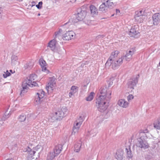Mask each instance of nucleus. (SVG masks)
Returning <instances> with one entry per match:
<instances>
[{
    "label": "nucleus",
    "mask_w": 160,
    "mask_h": 160,
    "mask_svg": "<svg viewBox=\"0 0 160 160\" xmlns=\"http://www.w3.org/2000/svg\"><path fill=\"white\" fill-rule=\"evenodd\" d=\"M149 133L147 129L141 130L138 134V137L137 138L138 142L137 146L141 148H148L149 146L148 143L146 141V139L148 138Z\"/></svg>",
    "instance_id": "f03ea898"
},
{
    "label": "nucleus",
    "mask_w": 160,
    "mask_h": 160,
    "mask_svg": "<svg viewBox=\"0 0 160 160\" xmlns=\"http://www.w3.org/2000/svg\"><path fill=\"white\" fill-rule=\"evenodd\" d=\"M94 130H91V131H90V133H92L93 131H94Z\"/></svg>",
    "instance_id": "6e6d98bb"
},
{
    "label": "nucleus",
    "mask_w": 160,
    "mask_h": 160,
    "mask_svg": "<svg viewBox=\"0 0 160 160\" xmlns=\"http://www.w3.org/2000/svg\"><path fill=\"white\" fill-rule=\"evenodd\" d=\"M159 65L160 66V62H159Z\"/></svg>",
    "instance_id": "680f3d73"
},
{
    "label": "nucleus",
    "mask_w": 160,
    "mask_h": 160,
    "mask_svg": "<svg viewBox=\"0 0 160 160\" xmlns=\"http://www.w3.org/2000/svg\"><path fill=\"white\" fill-rule=\"evenodd\" d=\"M10 72H12V73H13L12 72V70H10Z\"/></svg>",
    "instance_id": "13d9d810"
},
{
    "label": "nucleus",
    "mask_w": 160,
    "mask_h": 160,
    "mask_svg": "<svg viewBox=\"0 0 160 160\" xmlns=\"http://www.w3.org/2000/svg\"><path fill=\"white\" fill-rule=\"evenodd\" d=\"M112 82H110V83H109V86H110V85H112Z\"/></svg>",
    "instance_id": "5fc2aeb1"
},
{
    "label": "nucleus",
    "mask_w": 160,
    "mask_h": 160,
    "mask_svg": "<svg viewBox=\"0 0 160 160\" xmlns=\"http://www.w3.org/2000/svg\"><path fill=\"white\" fill-rule=\"evenodd\" d=\"M39 63L41 67L43 66H45L46 64L45 61L42 59H40L39 60Z\"/></svg>",
    "instance_id": "4c0bfd02"
},
{
    "label": "nucleus",
    "mask_w": 160,
    "mask_h": 160,
    "mask_svg": "<svg viewBox=\"0 0 160 160\" xmlns=\"http://www.w3.org/2000/svg\"><path fill=\"white\" fill-rule=\"evenodd\" d=\"M68 160H75V158H72L70 159H69Z\"/></svg>",
    "instance_id": "4d7b16f0"
},
{
    "label": "nucleus",
    "mask_w": 160,
    "mask_h": 160,
    "mask_svg": "<svg viewBox=\"0 0 160 160\" xmlns=\"http://www.w3.org/2000/svg\"><path fill=\"white\" fill-rule=\"evenodd\" d=\"M144 12L142 10L137 11L136 12V15L135 16H144L143 15Z\"/></svg>",
    "instance_id": "c9c22d12"
},
{
    "label": "nucleus",
    "mask_w": 160,
    "mask_h": 160,
    "mask_svg": "<svg viewBox=\"0 0 160 160\" xmlns=\"http://www.w3.org/2000/svg\"><path fill=\"white\" fill-rule=\"evenodd\" d=\"M18 57L15 55H13L11 57V62L12 65H15L18 63Z\"/></svg>",
    "instance_id": "cd10ccee"
},
{
    "label": "nucleus",
    "mask_w": 160,
    "mask_h": 160,
    "mask_svg": "<svg viewBox=\"0 0 160 160\" xmlns=\"http://www.w3.org/2000/svg\"><path fill=\"white\" fill-rule=\"evenodd\" d=\"M139 77V75L138 74L136 77L130 79L127 83L128 88L132 90L134 89V87L136 85L138 82V79Z\"/></svg>",
    "instance_id": "9d476101"
},
{
    "label": "nucleus",
    "mask_w": 160,
    "mask_h": 160,
    "mask_svg": "<svg viewBox=\"0 0 160 160\" xmlns=\"http://www.w3.org/2000/svg\"><path fill=\"white\" fill-rule=\"evenodd\" d=\"M62 30L61 29H59L58 31L55 32V37L56 38L57 36H58L60 35V34L62 32Z\"/></svg>",
    "instance_id": "ea45409f"
},
{
    "label": "nucleus",
    "mask_w": 160,
    "mask_h": 160,
    "mask_svg": "<svg viewBox=\"0 0 160 160\" xmlns=\"http://www.w3.org/2000/svg\"><path fill=\"white\" fill-rule=\"evenodd\" d=\"M100 92L101 95L97 98H101L102 97L104 99H108V98H109V100L111 98L112 92L110 90L107 91V88H106L102 87L100 90Z\"/></svg>",
    "instance_id": "423d86ee"
},
{
    "label": "nucleus",
    "mask_w": 160,
    "mask_h": 160,
    "mask_svg": "<svg viewBox=\"0 0 160 160\" xmlns=\"http://www.w3.org/2000/svg\"><path fill=\"white\" fill-rule=\"evenodd\" d=\"M86 15V12L85 10H82V8L78 9V13L75 18L69 19V21L64 24L63 27L67 28L69 27L70 25L72 23H76L79 21H81L85 18Z\"/></svg>",
    "instance_id": "7ed1b4c3"
},
{
    "label": "nucleus",
    "mask_w": 160,
    "mask_h": 160,
    "mask_svg": "<svg viewBox=\"0 0 160 160\" xmlns=\"http://www.w3.org/2000/svg\"><path fill=\"white\" fill-rule=\"evenodd\" d=\"M56 156H57L53 152H50L48 155L47 160H52Z\"/></svg>",
    "instance_id": "c756f323"
},
{
    "label": "nucleus",
    "mask_w": 160,
    "mask_h": 160,
    "mask_svg": "<svg viewBox=\"0 0 160 160\" xmlns=\"http://www.w3.org/2000/svg\"><path fill=\"white\" fill-rule=\"evenodd\" d=\"M152 18L154 25L158 26H160V13L154 14Z\"/></svg>",
    "instance_id": "4468645a"
},
{
    "label": "nucleus",
    "mask_w": 160,
    "mask_h": 160,
    "mask_svg": "<svg viewBox=\"0 0 160 160\" xmlns=\"http://www.w3.org/2000/svg\"><path fill=\"white\" fill-rule=\"evenodd\" d=\"M94 94V93L93 92H91L90 94L86 98V100L87 101H91L93 98V95Z\"/></svg>",
    "instance_id": "473e14b6"
},
{
    "label": "nucleus",
    "mask_w": 160,
    "mask_h": 160,
    "mask_svg": "<svg viewBox=\"0 0 160 160\" xmlns=\"http://www.w3.org/2000/svg\"><path fill=\"white\" fill-rule=\"evenodd\" d=\"M62 145L61 144H58L55 146L53 148V152L57 156L61 152L62 149Z\"/></svg>",
    "instance_id": "f3484780"
},
{
    "label": "nucleus",
    "mask_w": 160,
    "mask_h": 160,
    "mask_svg": "<svg viewBox=\"0 0 160 160\" xmlns=\"http://www.w3.org/2000/svg\"><path fill=\"white\" fill-rule=\"evenodd\" d=\"M138 30V26L137 25H135L132 27L128 33L130 37L138 38L140 36Z\"/></svg>",
    "instance_id": "0eeeda50"
},
{
    "label": "nucleus",
    "mask_w": 160,
    "mask_h": 160,
    "mask_svg": "<svg viewBox=\"0 0 160 160\" xmlns=\"http://www.w3.org/2000/svg\"><path fill=\"white\" fill-rule=\"evenodd\" d=\"M32 3H33V4H34V3H35V2H33Z\"/></svg>",
    "instance_id": "0e129e2a"
},
{
    "label": "nucleus",
    "mask_w": 160,
    "mask_h": 160,
    "mask_svg": "<svg viewBox=\"0 0 160 160\" xmlns=\"http://www.w3.org/2000/svg\"><path fill=\"white\" fill-rule=\"evenodd\" d=\"M60 50L59 51H58V52L60 54H62V52H61V51H60L61 50L62 52H64L65 51L64 49H63V48H60Z\"/></svg>",
    "instance_id": "a18cd8bd"
},
{
    "label": "nucleus",
    "mask_w": 160,
    "mask_h": 160,
    "mask_svg": "<svg viewBox=\"0 0 160 160\" xmlns=\"http://www.w3.org/2000/svg\"><path fill=\"white\" fill-rule=\"evenodd\" d=\"M90 9L91 14L93 16L97 15L98 14V10L97 8L93 5L90 6Z\"/></svg>",
    "instance_id": "412c9836"
},
{
    "label": "nucleus",
    "mask_w": 160,
    "mask_h": 160,
    "mask_svg": "<svg viewBox=\"0 0 160 160\" xmlns=\"http://www.w3.org/2000/svg\"><path fill=\"white\" fill-rule=\"evenodd\" d=\"M42 71H45L47 69L46 68L45 66L41 67Z\"/></svg>",
    "instance_id": "de8ad7c7"
},
{
    "label": "nucleus",
    "mask_w": 160,
    "mask_h": 160,
    "mask_svg": "<svg viewBox=\"0 0 160 160\" xmlns=\"http://www.w3.org/2000/svg\"><path fill=\"white\" fill-rule=\"evenodd\" d=\"M37 78V76L35 74L31 75L28 77L27 78V79L23 82H27V85L31 87L33 86H38V84L37 83L35 80Z\"/></svg>",
    "instance_id": "39448f33"
},
{
    "label": "nucleus",
    "mask_w": 160,
    "mask_h": 160,
    "mask_svg": "<svg viewBox=\"0 0 160 160\" xmlns=\"http://www.w3.org/2000/svg\"><path fill=\"white\" fill-rule=\"evenodd\" d=\"M27 82H23L22 83V90H21V95L22 94L23 95V94L27 92L28 89V87L27 86L28 85H27Z\"/></svg>",
    "instance_id": "5701e85b"
},
{
    "label": "nucleus",
    "mask_w": 160,
    "mask_h": 160,
    "mask_svg": "<svg viewBox=\"0 0 160 160\" xmlns=\"http://www.w3.org/2000/svg\"><path fill=\"white\" fill-rule=\"evenodd\" d=\"M123 152L121 151H118L116 152V158L118 160H122L123 158Z\"/></svg>",
    "instance_id": "bb28decb"
},
{
    "label": "nucleus",
    "mask_w": 160,
    "mask_h": 160,
    "mask_svg": "<svg viewBox=\"0 0 160 160\" xmlns=\"http://www.w3.org/2000/svg\"><path fill=\"white\" fill-rule=\"evenodd\" d=\"M78 91V88L75 86H72L71 88V92L69 93V95L70 97H71Z\"/></svg>",
    "instance_id": "aec40b11"
},
{
    "label": "nucleus",
    "mask_w": 160,
    "mask_h": 160,
    "mask_svg": "<svg viewBox=\"0 0 160 160\" xmlns=\"http://www.w3.org/2000/svg\"><path fill=\"white\" fill-rule=\"evenodd\" d=\"M119 53V52L118 51H116L112 53L111 55L105 64L106 67L109 68L110 66L109 64L111 63V62L118 59V56Z\"/></svg>",
    "instance_id": "6e6552de"
},
{
    "label": "nucleus",
    "mask_w": 160,
    "mask_h": 160,
    "mask_svg": "<svg viewBox=\"0 0 160 160\" xmlns=\"http://www.w3.org/2000/svg\"><path fill=\"white\" fill-rule=\"evenodd\" d=\"M26 118V115L23 114H22L20 116L19 119L20 122H23L25 120Z\"/></svg>",
    "instance_id": "f704fd0d"
},
{
    "label": "nucleus",
    "mask_w": 160,
    "mask_h": 160,
    "mask_svg": "<svg viewBox=\"0 0 160 160\" xmlns=\"http://www.w3.org/2000/svg\"><path fill=\"white\" fill-rule=\"evenodd\" d=\"M118 104L121 107L126 108L128 107L129 102L124 99H121L118 101Z\"/></svg>",
    "instance_id": "a211bd4d"
},
{
    "label": "nucleus",
    "mask_w": 160,
    "mask_h": 160,
    "mask_svg": "<svg viewBox=\"0 0 160 160\" xmlns=\"http://www.w3.org/2000/svg\"><path fill=\"white\" fill-rule=\"evenodd\" d=\"M54 84L53 83L50 82L48 83V86L46 87V89L48 91L49 90V89H50L52 90L54 89Z\"/></svg>",
    "instance_id": "2f4dec72"
},
{
    "label": "nucleus",
    "mask_w": 160,
    "mask_h": 160,
    "mask_svg": "<svg viewBox=\"0 0 160 160\" xmlns=\"http://www.w3.org/2000/svg\"><path fill=\"white\" fill-rule=\"evenodd\" d=\"M125 151H126L127 158L129 159L131 158L133 156V155L132 153L130 146H128L126 148Z\"/></svg>",
    "instance_id": "393cba45"
},
{
    "label": "nucleus",
    "mask_w": 160,
    "mask_h": 160,
    "mask_svg": "<svg viewBox=\"0 0 160 160\" xmlns=\"http://www.w3.org/2000/svg\"><path fill=\"white\" fill-rule=\"evenodd\" d=\"M40 13H38V16H40Z\"/></svg>",
    "instance_id": "bf43d9fd"
},
{
    "label": "nucleus",
    "mask_w": 160,
    "mask_h": 160,
    "mask_svg": "<svg viewBox=\"0 0 160 160\" xmlns=\"http://www.w3.org/2000/svg\"><path fill=\"white\" fill-rule=\"evenodd\" d=\"M136 50L134 48H132L127 51L125 56L122 57L123 59H125L127 61H129L132 58V55L134 54Z\"/></svg>",
    "instance_id": "f8f14e48"
},
{
    "label": "nucleus",
    "mask_w": 160,
    "mask_h": 160,
    "mask_svg": "<svg viewBox=\"0 0 160 160\" xmlns=\"http://www.w3.org/2000/svg\"><path fill=\"white\" fill-rule=\"evenodd\" d=\"M105 3L107 6L108 8H112L114 6L113 3L112 2H111L110 1H108V2H107L106 1Z\"/></svg>",
    "instance_id": "72a5a7b5"
},
{
    "label": "nucleus",
    "mask_w": 160,
    "mask_h": 160,
    "mask_svg": "<svg viewBox=\"0 0 160 160\" xmlns=\"http://www.w3.org/2000/svg\"><path fill=\"white\" fill-rule=\"evenodd\" d=\"M50 116L52 122H53L58 120V118L57 114L56 115V112L51 113Z\"/></svg>",
    "instance_id": "7c9ffc66"
},
{
    "label": "nucleus",
    "mask_w": 160,
    "mask_h": 160,
    "mask_svg": "<svg viewBox=\"0 0 160 160\" xmlns=\"http://www.w3.org/2000/svg\"><path fill=\"white\" fill-rule=\"evenodd\" d=\"M67 109L65 108H62L56 112V115L57 114L58 118V120H60L64 116L66 112H67Z\"/></svg>",
    "instance_id": "2eb2a0df"
},
{
    "label": "nucleus",
    "mask_w": 160,
    "mask_h": 160,
    "mask_svg": "<svg viewBox=\"0 0 160 160\" xmlns=\"http://www.w3.org/2000/svg\"><path fill=\"white\" fill-rule=\"evenodd\" d=\"M42 1L39 2L38 4L36 5V6L38 9H40L42 7Z\"/></svg>",
    "instance_id": "58836bf2"
},
{
    "label": "nucleus",
    "mask_w": 160,
    "mask_h": 160,
    "mask_svg": "<svg viewBox=\"0 0 160 160\" xmlns=\"http://www.w3.org/2000/svg\"><path fill=\"white\" fill-rule=\"evenodd\" d=\"M145 16H135V20L137 21V22L139 23H141L143 22L144 20Z\"/></svg>",
    "instance_id": "c85d7f7f"
},
{
    "label": "nucleus",
    "mask_w": 160,
    "mask_h": 160,
    "mask_svg": "<svg viewBox=\"0 0 160 160\" xmlns=\"http://www.w3.org/2000/svg\"><path fill=\"white\" fill-rule=\"evenodd\" d=\"M76 1V0H75V1Z\"/></svg>",
    "instance_id": "69168bd1"
},
{
    "label": "nucleus",
    "mask_w": 160,
    "mask_h": 160,
    "mask_svg": "<svg viewBox=\"0 0 160 160\" xmlns=\"http://www.w3.org/2000/svg\"><path fill=\"white\" fill-rule=\"evenodd\" d=\"M90 20H87V21H85L84 22L86 24H87L88 25H89V24L90 23Z\"/></svg>",
    "instance_id": "49530a36"
},
{
    "label": "nucleus",
    "mask_w": 160,
    "mask_h": 160,
    "mask_svg": "<svg viewBox=\"0 0 160 160\" xmlns=\"http://www.w3.org/2000/svg\"><path fill=\"white\" fill-rule=\"evenodd\" d=\"M103 98H97L96 102V106L98 111L101 112H104V118L107 119L111 115V113L107 109L109 103V98L108 99H104Z\"/></svg>",
    "instance_id": "f257e3e1"
},
{
    "label": "nucleus",
    "mask_w": 160,
    "mask_h": 160,
    "mask_svg": "<svg viewBox=\"0 0 160 160\" xmlns=\"http://www.w3.org/2000/svg\"><path fill=\"white\" fill-rule=\"evenodd\" d=\"M31 65L29 66V63H27L24 65V67L25 69H27V68L29 69L31 68Z\"/></svg>",
    "instance_id": "79ce46f5"
},
{
    "label": "nucleus",
    "mask_w": 160,
    "mask_h": 160,
    "mask_svg": "<svg viewBox=\"0 0 160 160\" xmlns=\"http://www.w3.org/2000/svg\"><path fill=\"white\" fill-rule=\"evenodd\" d=\"M11 75L10 72H8V70H7L6 72H4L3 74V76L4 78H6L8 77Z\"/></svg>",
    "instance_id": "e433bc0d"
},
{
    "label": "nucleus",
    "mask_w": 160,
    "mask_h": 160,
    "mask_svg": "<svg viewBox=\"0 0 160 160\" xmlns=\"http://www.w3.org/2000/svg\"><path fill=\"white\" fill-rule=\"evenodd\" d=\"M56 40L53 39L48 43V47H49L51 50L55 52L56 51Z\"/></svg>",
    "instance_id": "6ab92c4d"
},
{
    "label": "nucleus",
    "mask_w": 160,
    "mask_h": 160,
    "mask_svg": "<svg viewBox=\"0 0 160 160\" xmlns=\"http://www.w3.org/2000/svg\"><path fill=\"white\" fill-rule=\"evenodd\" d=\"M32 3H33V4H34V3H35V2H33Z\"/></svg>",
    "instance_id": "e2e57ef3"
},
{
    "label": "nucleus",
    "mask_w": 160,
    "mask_h": 160,
    "mask_svg": "<svg viewBox=\"0 0 160 160\" xmlns=\"http://www.w3.org/2000/svg\"><path fill=\"white\" fill-rule=\"evenodd\" d=\"M81 120H82V122L83 121L82 118V116H80L79 117V118L78 119H77L76 121H78L79 122H80Z\"/></svg>",
    "instance_id": "c03bdc74"
},
{
    "label": "nucleus",
    "mask_w": 160,
    "mask_h": 160,
    "mask_svg": "<svg viewBox=\"0 0 160 160\" xmlns=\"http://www.w3.org/2000/svg\"><path fill=\"white\" fill-rule=\"evenodd\" d=\"M82 146V142L81 141H79L77 142L74 145V151L77 152H79Z\"/></svg>",
    "instance_id": "4be33fe9"
},
{
    "label": "nucleus",
    "mask_w": 160,
    "mask_h": 160,
    "mask_svg": "<svg viewBox=\"0 0 160 160\" xmlns=\"http://www.w3.org/2000/svg\"><path fill=\"white\" fill-rule=\"evenodd\" d=\"M45 95V92L42 90L39 91L37 93L35 96V101L37 104H41L42 108L45 109L49 108V105L47 102H41Z\"/></svg>",
    "instance_id": "20e7f679"
},
{
    "label": "nucleus",
    "mask_w": 160,
    "mask_h": 160,
    "mask_svg": "<svg viewBox=\"0 0 160 160\" xmlns=\"http://www.w3.org/2000/svg\"><path fill=\"white\" fill-rule=\"evenodd\" d=\"M75 33L72 31H70L63 35L62 38L64 40H69L73 39L75 37Z\"/></svg>",
    "instance_id": "ddd939ff"
},
{
    "label": "nucleus",
    "mask_w": 160,
    "mask_h": 160,
    "mask_svg": "<svg viewBox=\"0 0 160 160\" xmlns=\"http://www.w3.org/2000/svg\"><path fill=\"white\" fill-rule=\"evenodd\" d=\"M85 64H86L85 63H82V64L81 65V67H83L84 65Z\"/></svg>",
    "instance_id": "3c124183"
},
{
    "label": "nucleus",
    "mask_w": 160,
    "mask_h": 160,
    "mask_svg": "<svg viewBox=\"0 0 160 160\" xmlns=\"http://www.w3.org/2000/svg\"><path fill=\"white\" fill-rule=\"evenodd\" d=\"M8 115H9L8 113L7 114L6 112H5V116L6 117L5 118H8L9 117V116H8Z\"/></svg>",
    "instance_id": "09e8293b"
},
{
    "label": "nucleus",
    "mask_w": 160,
    "mask_h": 160,
    "mask_svg": "<svg viewBox=\"0 0 160 160\" xmlns=\"http://www.w3.org/2000/svg\"><path fill=\"white\" fill-rule=\"evenodd\" d=\"M82 120H81L80 122H79L78 121H76L75 122L74 125L73 131L72 132V134L78 132L79 128L82 124Z\"/></svg>",
    "instance_id": "dca6fc26"
},
{
    "label": "nucleus",
    "mask_w": 160,
    "mask_h": 160,
    "mask_svg": "<svg viewBox=\"0 0 160 160\" xmlns=\"http://www.w3.org/2000/svg\"><path fill=\"white\" fill-rule=\"evenodd\" d=\"M38 146H37L35 147L34 149L32 151V149L28 147H27L26 148H25L23 151L24 152H29L28 154V157L30 159H32L35 158H37V157H35V154L36 152V151H37L38 149Z\"/></svg>",
    "instance_id": "1a4fd4ad"
},
{
    "label": "nucleus",
    "mask_w": 160,
    "mask_h": 160,
    "mask_svg": "<svg viewBox=\"0 0 160 160\" xmlns=\"http://www.w3.org/2000/svg\"><path fill=\"white\" fill-rule=\"evenodd\" d=\"M122 58H118V59L111 62V63L109 64L110 66L111 65L113 69H116L122 64Z\"/></svg>",
    "instance_id": "9b49d317"
},
{
    "label": "nucleus",
    "mask_w": 160,
    "mask_h": 160,
    "mask_svg": "<svg viewBox=\"0 0 160 160\" xmlns=\"http://www.w3.org/2000/svg\"><path fill=\"white\" fill-rule=\"evenodd\" d=\"M153 126L156 129L160 130V117L158 118L154 122Z\"/></svg>",
    "instance_id": "b1692460"
},
{
    "label": "nucleus",
    "mask_w": 160,
    "mask_h": 160,
    "mask_svg": "<svg viewBox=\"0 0 160 160\" xmlns=\"http://www.w3.org/2000/svg\"><path fill=\"white\" fill-rule=\"evenodd\" d=\"M116 15H119L120 14V11L118 9H116Z\"/></svg>",
    "instance_id": "37998d69"
},
{
    "label": "nucleus",
    "mask_w": 160,
    "mask_h": 160,
    "mask_svg": "<svg viewBox=\"0 0 160 160\" xmlns=\"http://www.w3.org/2000/svg\"><path fill=\"white\" fill-rule=\"evenodd\" d=\"M134 97L132 94L129 95L127 97V99L128 101V102H129V101L133 99V98Z\"/></svg>",
    "instance_id": "a19ab883"
},
{
    "label": "nucleus",
    "mask_w": 160,
    "mask_h": 160,
    "mask_svg": "<svg viewBox=\"0 0 160 160\" xmlns=\"http://www.w3.org/2000/svg\"><path fill=\"white\" fill-rule=\"evenodd\" d=\"M105 2L103 3L99 7V10L103 12H106L108 11V7L106 5Z\"/></svg>",
    "instance_id": "a878e982"
},
{
    "label": "nucleus",
    "mask_w": 160,
    "mask_h": 160,
    "mask_svg": "<svg viewBox=\"0 0 160 160\" xmlns=\"http://www.w3.org/2000/svg\"><path fill=\"white\" fill-rule=\"evenodd\" d=\"M2 13H0V19H1L2 18Z\"/></svg>",
    "instance_id": "864d4df0"
},
{
    "label": "nucleus",
    "mask_w": 160,
    "mask_h": 160,
    "mask_svg": "<svg viewBox=\"0 0 160 160\" xmlns=\"http://www.w3.org/2000/svg\"><path fill=\"white\" fill-rule=\"evenodd\" d=\"M103 36H101V35H99L97 37V38H103Z\"/></svg>",
    "instance_id": "8fccbe9b"
},
{
    "label": "nucleus",
    "mask_w": 160,
    "mask_h": 160,
    "mask_svg": "<svg viewBox=\"0 0 160 160\" xmlns=\"http://www.w3.org/2000/svg\"><path fill=\"white\" fill-rule=\"evenodd\" d=\"M2 8L1 7H0V13H2Z\"/></svg>",
    "instance_id": "603ef678"
},
{
    "label": "nucleus",
    "mask_w": 160,
    "mask_h": 160,
    "mask_svg": "<svg viewBox=\"0 0 160 160\" xmlns=\"http://www.w3.org/2000/svg\"><path fill=\"white\" fill-rule=\"evenodd\" d=\"M114 14H112V15H111V17H112V16H114Z\"/></svg>",
    "instance_id": "052dcab7"
}]
</instances>
